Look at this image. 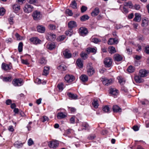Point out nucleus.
Listing matches in <instances>:
<instances>
[{
  "instance_id": "obj_1",
  "label": "nucleus",
  "mask_w": 149,
  "mask_h": 149,
  "mask_svg": "<svg viewBox=\"0 0 149 149\" xmlns=\"http://www.w3.org/2000/svg\"><path fill=\"white\" fill-rule=\"evenodd\" d=\"M59 142L57 141L54 140L50 141L48 143L49 147L53 149H55L59 146Z\"/></svg>"
},
{
  "instance_id": "obj_2",
  "label": "nucleus",
  "mask_w": 149,
  "mask_h": 149,
  "mask_svg": "<svg viewBox=\"0 0 149 149\" xmlns=\"http://www.w3.org/2000/svg\"><path fill=\"white\" fill-rule=\"evenodd\" d=\"M32 16L35 20H38L41 19L42 15L38 11H35L33 13Z\"/></svg>"
},
{
  "instance_id": "obj_3",
  "label": "nucleus",
  "mask_w": 149,
  "mask_h": 149,
  "mask_svg": "<svg viewBox=\"0 0 149 149\" xmlns=\"http://www.w3.org/2000/svg\"><path fill=\"white\" fill-rule=\"evenodd\" d=\"M64 79L66 82L70 83L74 80L75 77L72 75L67 74L65 77Z\"/></svg>"
},
{
  "instance_id": "obj_4",
  "label": "nucleus",
  "mask_w": 149,
  "mask_h": 149,
  "mask_svg": "<svg viewBox=\"0 0 149 149\" xmlns=\"http://www.w3.org/2000/svg\"><path fill=\"white\" fill-rule=\"evenodd\" d=\"M33 7L31 5L27 3L25 4L24 8V12L26 13L31 12L33 10Z\"/></svg>"
},
{
  "instance_id": "obj_5",
  "label": "nucleus",
  "mask_w": 149,
  "mask_h": 149,
  "mask_svg": "<svg viewBox=\"0 0 149 149\" xmlns=\"http://www.w3.org/2000/svg\"><path fill=\"white\" fill-rule=\"evenodd\" d=\"M23 83V81L21 79H14L13 81V85L15 86H21Z\"/></svg>"
},
{
  "instance_id": "obj_6",
  "label": "nucleus",
  "mask_w": 149,
  "mask_h": 149,
  "mask_svg": "<svg viewBox=\"0 0 149 149\" xmlns=\"http://www.w3.org/2000/svg\"><path fill=\"white\" fill-rule=\"evenodd\" d=\"M79 33L81 36H84L87 34L88 32L87 29L84 27H81L79 29Z\"/></svg>"
},
{
  "instance_id": "obj_7",
  "label": "nucleus",
  "mask_w": 149,
  "mask_h": 149,
  "mask_svg": "<svg viewBox=\"0 0 149 149\" xmlns=\"http://www.w3.org/2000/svg\"><path fill=\"white\" fill-rule=\"evenodd\" d=\"M104 63L105 67L108 68L110 67L112 65V59L110 58H105L104 61Z\"/></svg>"
},
{
  "instance_id": "obj_8",
  "label": "nucleus",
  "mask_w": 149,
  "mask_h": 149,
  "mask_svg": "<svg viewBox=\"0 0 149 149\" xmlns=\"http://www.w3.org/2000/svg\"><path fill=\"white\" fill-rule=\"evenodd\" d=\"M81 128L78 129L79 131H81L84 130H85L89 129V125L86 122H83L81 125Z\"/></svg>"
},
{
  "instance_id": "obj_9",
  "label": "nucleus",
  "mask_w": 149,
  "mask_h": 149,
  "mask_svg": "<svg viewBox=\"0 0 149 149\" xmlns=\"http://www.w3.org/2000/svg\"><path fill=\"white\" fill-rule=\"evenodd\" d=\"M29 40L33 43L36 45L40 44L41 42V41L37 37L31 38Z\"/></svg>"
},
{
  "instance_id": "obj_10",
  "label": "nucleus",
  "mask_w": 149,
  "mask_h": 149,
  "mask_svg": "<svg viewBox=\"0 0 149 149\" xmlns=\"http://www.w3.org/2000/svg\"><path fill=\"white\" fill-rule=\"evenodd\" d=\"M64 57L66 58H69L72 56V54L70 51L68 49H65L63 52Z\"/></svg>"
},
{
  "instance_id": "obj_11",
  "label": "nucleus",
  "mask_w": 149,
  "mask_h": 149,
  "mask_svg": "<svg viewBox=\"0 0 149 149\" xmlns=\"http://www.w3.org/2000/svg\"><path fill=\"white\" fill-rule=\"evenodd\" d=\"M107 42L108 44L109 45L117 44L118 42V39L116 37L114 38H110L108 40Z\"/></svg>"
},
{
  "instance_id": "obj_12",
  "label": "nucleus",
  "mask_w": 149,
  "mask_h": 149,
  "mask_svg": "<svg viewBox=\"0 0 149 149\" xmlns=\"http://www.w3.org/2000/svg\"><path fill=\"white\" fill-rule=\"evenodd\" d=\"M112 80L111 79H108L107 78H105L102 81L103 84L108 86L111 84L112 83Z\"/></svg>"
},
{
  "instance_id": "obj_13",
  "label": "nucleus",
  "mask_w": 149,
  "mask_h": 149,
  "mask_svg": "<svg viewBox=\"0 0 149 149\" xmlns=\"http://www.w3.org/2000/svg\"><path fill=\"white\" fill-rule=\"evenodd\" d=\"M114 60L117 61H120L123 59V57L120 54H115L113 56Z\"/></svg>"
},
{
  "instance_id": "obj_14",
  "label": "nucleus",
  "mask_w": 149,
  "mask_h": 149,
  "mask_svg": "<svg viewBox=\"0 0 149 149\" xmlns=\"http://www.w3.org/2000/svg\"><path fill=\"white\" fill-rule=\"evenodd\" d=\"M148 73V71L145 70H141L139 71V75L141 77H144L147 76Z\"/></svg>"
},
{
  "instance_id": "obj_15",
  "label": "nucleus",
  "mask_w": 149,
  "mask_h": 149,
  "mask_svg": "<svg viewBox=\"0 0 149 149\" xmlns=\"http://www.w3.org/2000/svg\"><path fill=\"white\" fill-rule=\"evenodd\" d=\"M148 24V19L146 18H143L142 20L141 26L143 27H146Z\"/></svg>"
},
{
  "instance_id": "obj_16",
  "label": "nucleus",
  "mask_w": 149,
  "mask_h": 149,
  "mask_svg": "<svg viewBox=\"0 0 149 149\" xmlns=\"http://www.w3.org/2000/svg\"><path fill=\"white\" fill-rule=\"evenodd\" d=\"M2 68L5 70H10L12 67L9 65L7 64L3 63L2 64Z\"/></svg>"
},
{
  "instance_id": "obj_17",
  "label": "nucleus",
  "mask_w": 149,
  "mask_h": 149,
  "mask_svg": "<svg viewBox=\"0 0 149 149\" xmlns=\"http://www.w3.org/2000/svg\"><path fill=\"white\" fill-rule=\"evenodd\" d=\"M141 77L140 75H136L135 76L134 79L136 82L139 83L143 82L144 80L143 79L141 78Z\"/></svg>"
},
{
  "instance_id": "obj_18",
  "label": "nucleus",
  "mask_w": 149,
  "mask_h": 149,
  "mask_svg": "<svg viewBox=\"0 0 149 149\" xmlns=\"http://www.w3.org/2000/svg\"><path fill=\"white\" fill-rule=\"evenodd\" d=\"M56 38V36L55 34L50 33L47 34V38L50 40H53L55 39Z\"/></svg>"
},
{
  "instance_id": "obj_19",
  "label": "nucleus",
  "mask_w": 149,
  "mask_h": 149,
  "mask_svg": "<svg viewBox=\"0 0 149 149\" xmlns=\"http://www.w3.org/2000/svg\"><path fill=\"white\" fill-rule=\"evenodd\" d=\"M67 95L69 98L72 99L76 100L78 98V96L76 94H73L71 93H68Z\"/></svg>"
},
{
  "instance_id": "obj_20",
  "label": "nucleus",
  "mask_w": 149,
  "mask_h": 149,
  "mask_svg": "<svg viewBox=\"0 0 149 149\" xmlns=\"http://www.w3.org/2000/svg\"><path fill=\"white\" fill-rule=\"evenodd\" d=\"M68 26L69 28L72 29L76 27L77 26V25L75 22L71 21L68 22Z\"/></svg>"
},
{
  "instance_id": "obj_21",
  "label": "nucleus",
  "mask_w": 149,
  "mask_h": 149,
  "mask_svg": "<svg viewBox=\"0 0 149 149\" xmlns=\"http://www.w3.org/2000/svg\"><path fill=\"white\" fill-rule=\"evenodd\" d=\"M113 111L114 112L121 111V109L117 105H114L112 108Z\"/></svg>"
},
{
  "instance_id": "obj_22",
  "label": "nucleus",
  "mask_w": 149,
  "mask_h": 149,
  "mask_svg": "<svg viewBox=\"0 0 149 149\" xmlns=\"http://www.w3.org/2000/svg\"><path fill=\"white\" fill-rule=\"evenodd\" d=\"M67 116L64 114L62 112H60L57 114V117L58 119H62L65 118Z\"/></svg>"
},
{
  "instance_id": "obj_23",
  "label": "nucleus",
  "mask_w": 149,
  "mask_h": 149,
  "mask_svg": "<svg viewBox=\"0 0 149 149\" xmlns=\"http://www.w3.org/2000/svg\"><path fill=\"white\" fill-rule=\"evenodd\" d=\"M100 12L99 9L98 8H96L93 11L91 14L92 16L95 17L97 16Z\"/></svg>"
},
{
  "instance_id": "obj_24",
  "label": "nucleus",
  "mask_w": 149,
  "mask_h": 149,
  "mask_svg": "<svg viewBox=\"0 0 149 149\" xmlns=\"http://www.w3.org/2000/svg\"><path fill=\"white\" fill-rule=\"evenodd\" d=\"M76 63L78 67L80 68H82L83 66L82 61L80 59H78L76 61Z\"/></svg>"
},
{
  "instance_id": "obj_25",
  "label": "nucleus",
  "mask_w": 149,
  "mask_h": 149,
  "mask_svg": "<svg viewBox=\"0 0 149 149\" xmlns=\"http://www.w3.org/2000/svg\"><path fill=\"white\" fill-rule=\"evenodd\" d=\"M38 31L40 33H43L45 31V28L42 26H38L37 27Z\"/></svg>"
},
{
  "instance_id": "obj_26",
  "label": "nucleus",
  "mask_w": 149,
  "mask_h": 149,
  "mask_svg": "<svg viewBox=\"0 0 149 149\" xmlns=\"http://www.w3.org/2000/svg\"><path fill=\"white\" fill-rule=\"evenodd\" d=\"M80 78L83 82H86L87 81L88 79L87 76L86 75H82L80 77Z\"/></svg>"
},
{
  "instance_id": "obj_27",
  "label": "nucleus",
  "mask_w": 149,
  "mask_h": 149,
  "mask_svg": "<svg viewBox=\"0 0 149 149\" xmlns=\"http://www.w3.org/2000/svg\"><path fill=\"white\" fill-rule=\"evenodd\" d=\"M110 93L113 95H116L118 94V90L116 88H110Z\"/></svg>"
},
{
  "instance_id": "obj_28",
  "label": "nucleus",
  "mask_w": 149,
  "mask_h": 149,
  "mask_svg": "<svg viewBox=\"0 0 149 149\" xmlns=\"http://www.w3.org/2000/svg\"><path fill=\"white\" fill-rule=\"evenodd\" d=\"M50 68L48 67H44L43 75H46L48 74Z\"/></svg>"
},
{
  "instance_id": "obj_29",
  "label": "nucleus",
  "mask_w": 149,
  "mask_h": 149,
  "mask_svg": "<svg viewBox=\"0 0 149 149\" xmlns=\"http://www.w3.org/2000/svg\"><path fill=\"white\" fill-rule=\"evenodd\" d=\"M23 143H20L18 141L15 142L14 144V146L15 148H20L22 147L23 146Z\"/></svg>"
},
{
  "instance_id": "obj_30",
  "label": "nucleus",
  "mask_w": 149,
  "mask_h": 149,
  "mask_svg": "<svg viewBox=\"0 0 149 149\" xmlns=\"http://www.w3.org/2000/svg\"><path fill=\"white\" fill-rule=\"evenodd\" d=\"M89 17L87 15H84L80 17V19L81 21H84L88 19Z\"/></svg>"
},
{
  "instance_id": "obj_31",
  "label": "nucleus",
  "mask_w": 149,
  "mask_h": 149,
  "mask_svg": "<svg viewBox=\"0 0 149 149\" xmlns=\"http://www.w3.org/2000/svg\"><path fill=\"white\" fill-rule=\"evenodd\" d=\"M56 46L54 43L53 42L49 44L48 45V48L50 50H52Z\"/></svg>"
},
{
  "instance_id": "obj_32",
  "label": "nucleus",
  "mask_w": 149,
  "mask_h": 149,
  "mask_svg": "<svg viewBox=\"0 0 149 149\" xmlns=\"http://www.w3.org/2000/svg\"><path fill=\"white\" fill-rule=\"evenodd\" d=\"M15 12L17 13L20 9V6L19 4H15L13 6Z\"/></svg>"
},
{
  "instance_id": "obj_33",
  "label": "nucleus",
  "mask_w": 149,
  "mask_h": 149,
  "mask_svg": "<svg viewBox=\"0 0 149 149\" xmlns=\"http://www.w3.org/2000/svg\"><path fill=\"white\" fill-rule=\"evenodd\" d=\"M86 51L88 54H89L90 52L95 53L96 52V50L94 48L88 47Z\"/></svg>"
},
{
  "instance_id": "obj_34",
  "label": "nucleus",
  "mask_w": 149,
  "mask_h": 149,
  "mask_svg": "<svg viewBox=\"0 0 149 149\" xmlns=\"http://www.w3.org/2000/svg\"><path fill=\"white\" fill-rule=\"evenodd\" d=\"M141 16L138 14H136L135 17L133 19L134 21L135 22H139L141 21Z\"/></svg>"
},
{
  "instance_id": "obj_35",
  "label": "nucleus",
  "mask_w": 149,
  "mask_h": 149,
  "mask_svg": "<svg viewBox=\"0 0 149 149\" xmlns=\"http://www.w3.org/2000/svg\"><path fill=\"white\" fill-rule=\"evenodd\" d=\"M12 79V77L10 76L8 77H4L3 79V80L5 82H10L11 81Z\"/></svg>"
},
{
  "instance_id": "obj_36",
  "label": "nucleus",
  "mask_w": 149,
  "mask_h": 149,
  "mask_svg": "<svg viewBox=\"0 0 149 149\" xmlns=\"http://www.w3.org/2000/svg\"><path fill=\"white\" fill-rule=\"evenodd\" d=\"M58 69L62 71H65L66 70L67 67L65 65L61 64L58 67Z\"/></svg>"
},
{
  "instance_id": "obj_37",
  "label": "nucleus",
  "mask_w": 149,
  "mask_h": 149,
  "mask_svg": "<svg viewBox=\"0 0 149 149\" xmlns=\"http://www.w3.org/2000/svg\"><path fill=\"white\" fill-rule=\"evenodd\" d=\"M109 49H110L109 53L111 54L114 53L116 52V50L115 48L113 46H110L109 47Z\"/></svg>"
},
{
  "instance_id": "obj_38",
  "label": "nucleus",
  "mask_w": 149,
  "mask_h": 149,
  "mask_svg": "<svg viewBox=\"0 0 149 149\" xmlns=\"http://www.w3.org/2000/svg\"><path fill=\"white\" fill-rule=\"evenodd\" d=\"M124 6H129L130 8H132L133 6V5L131 1H129L127 2H125L124 3Z\"/></svg>"
},
{
  "instance_id": "obj_39",
  "label": "nucleus",
  "mask_w": 149,
  "mask_h": 149,
  "mask_svg": "<svg viewBox=\"0 0 149 149\" xmlns=\"http://www.w3.org/2000/svg\"><path fill=\"white\" fill-rule=\"evenodd\" d=\"M71 6L74 9H76L77 8V4L75 1H74L72 2L70 4Z\"/></svg>"
},
{
  "instance_id": "obj_40",
  "label": "nucleus",
  "mask_w": 149,
  "mask_h": 149,
  "mask_svg": "<svg viewBox=\"0 0 149 149\" xmlns=\"http://www.w3.org/2000/svg\"><path fill=\"white\" fill-rule=\"evenodd\" d=\"M91 41L95 43H97L101 42V40L97 38H93L91 39Z\"/></svg>"
},
{
  "instance_id": "obj_41",
  "label": "nucleus",
  "mask_w": 149,
  "mask_h": 149,
  "mask_svg": "<svg viewBox=\"0 0 149 149\" xmlns=\"http://www.w3.org/2000/svg\"><path fill=\"white\" fill-rule=\"evenodd\" d=\"M23 44L22 42L19 43L18 46V50L19 52H22V51Z\"/></svg>"
},
{
  "instance_id": "obj_42",
  "label": "nucleus",
  "mask_w": 149,
  "mask_h": 149,
  "mask_svg": "<svg viewBox=\"0 0 149 149\" xmlns=\"http://www.w3.org/2000/svg\"><path fill=\"white\" fill-rule=\"evenodd\" d=\"M72 29H70L68 30L65 31V34L68 36H70L72 33Z\"/></svg>"
},
{
  "instance_id": "obj_43",
  "label": "nucleus",
  "mask_w": 149,
  "mask_h": 149,
  "mask_svg": "<svg viewBox=\"0 0 149 149\" xmlns=\"http://www.w3.org/2000/svg\"><path fill=\"white\" fill-rule=\"evenodd\" d=\"M87 72L89 76H91L95 72L94 69H89L87 70Z\"/></svg>"
},
{
  "instance_id": "obj_44",
  "label": "nucleus",
  "mask_w": 149,
  "mask_h": 149,
  "mask_svg": "<svg viewBox=\"0 0 149 149\" xmlns=\"http://www.w3.org/2000/svg\"><path fill=\"white\" fill-rule=\"evenodd\" d=\"M134 68L132 66H129L127 69V71L129 72H134Z\"/></svg>"
},
{
  "instance_id": "obj_45",
  "label": "nucleus",
  "mask_w": 149,
  "mask_h": 149,
  "mask_svg": "<svg viewBox=\"0 0 149 149\" xmlns=\"http://www.w3.org/2000/svg\"><path fill=\"white\" fill-rule=\"evenodd\" d=\"M92 104L95 108H97L99 106L97 100H94L92 103Z\"/></svg>"
},
{
  "instance_id": "obj_46",
  "label": "nucleus",
  "mask_w": 149,
  "mask_h": 149,
  "mask_svg": "<svg viewBox=\"0 0 149 149\" xmlns=\"http://www.w3.org/2000/svg\"><path fill=\"white\" fill-rule=\"evenodd\" d=\"M41 120L43 122H48L49 120V118L48 117L46 116H44L41 118Z\"/></svg>"
},
{
  "instance_id": "obj_47",
  "label": "nucleus",
  "mask_w": 149,
  "mask_h": 149,
  "mask_svg": "<svg viewBox=\"0 0 149 149\" xmlns=\"http://www.w3.org/2000/svg\"><path fill=\"white\" fill-rule=\"evenodd\" d=\"M81 57L84 59H86L88 57V55L87 54L82 52L80 54Z\"/></svg>"
},
{
  "instance_id": "obj_48",
  "label": "nucleus",
  "mask_w": 149,
  "mask_h": 149,
  "mask_svg": "<svg viewBox=\"0 0 149 149\" xmlns=\"http://www.w3.org/2000/svg\"><path fill=\"white\" fill-rule=\"evenodd\" d=\"M6 10L3 8H0V16L3 15L5 13Z\"/></svg>"
},
{
  "instance_id": "obj_49",
  "label": "nucleus",
  "mask_w": 149,
  "mask_h": 149,
  "mask_svg": "<svg viewBox=\"0 0 149 149\" xmlns=\"http://www.w3.org/2000/svg\"><path fill=\"white\" fill-rule=\"evenodd\" d=\"M39 63L41 64H45L47 63V61L44 58H42L39 61Z\"/></svg>"
},
{
  "instance_id": "obj_50",
  "label": "nucleus",
  "mask_w": 149,
  "mask_h": 149,
  "mask_svg": "<svg viewBox=\"0 0 149 149\" xmlns=\"http://www.w3.org/2000/svg\"><path fill=\"white\" fill-rule=\"evenodd\" d=\"M110 109L108 106H106L103 108V110L105 112H108L109 111Z\"/></svg>"
},
{
  "instance_id": "obj_51",
  "label": "nucleus",
  "mask_w": 149,
  "mask_h": 149,
  "mask_svg": "<svg viewBox=\"0 0 149 149\" xmlns=\"http://www.w3.org/2000/svg\"><path fill=\"white\" fill-rule=\"evenodd\" d=\"M118 81L120 84L123 85L125 83V81L122 78H121L120 77H118Z\"/></svg>"
},
{
  "instance_id": "obj_52",
  "label": "nucleus",
  "mask_w": 149,
  "mask_h": 149,
  "mask_svg": "<svg viewBox=\"0 0 149 149\" xmlns=\"http://www.w3.org/2000/svg\"><path fill=\"white\" fill-rule=\"evenodd\" d=\"M65 38V36H60L58 37L57 40L58 41H61L64 40Z\"/></svg>"
},
{
  "instance_id": "obj_53",
  "label": "nucleus",
  "mask_w": 149,
  "mask_h": 149,
  "mask_svg": "<svg viewBox=\"0 0 149 149\" xmlns=\"http://www.w3.org/2000/svg\"><path fill=\"white\" fill-rule=\"evenodd\" d=\"M48 26L49 29L52 30H54L56 29V26L54 24H50Z\"/></svg>"
},
{
  "instance_id": "obj_54",
  "label": "nucleus",
  "mask_w": 149,
  "mask_h": 149,
  "mask_svg": "<svg viewBox=\"0 0 149 149\" xmlns=\"http://www.w3.org/2000/svg\"><path fill=\"white\" fill-rule=\"evenodd\" d=\"M66 13L68 14L69 16H72L73 15V13L72 10L69 9H67L65 11Z\"/></svg>"
},
{
  "instance_id": "obj_55",
  "label": "nucleus",
  "mask_w": 149,
  "mask_h": 149,
  "mask_svg": "<svg viewBox=\"0 0 149 149\" xmlns=\"http://www.w3.org/2000/svg\"><path fill=\"white\" fill-rule=\"evenodd\" d=\"M63 84L62 83H61L58 85L57 87L60 90L62 91L63 90Z\"/></svg>"
},
{
  "instance_id": "obj_56",
  "label": "nucleus",
  "mask_w": 149,
  "mask_h": 149,
  "mask_svg": "<svg viewBox=\"0 0 149 149\" xmlns=\"http://www.w3.org/2000/svg\"><path fill=\"white\" fill-rule=\"evenodd\" d=\"M87 8L86 7L84 6H82L81 8V11L82 13H84L87 10Z\"/></svg>"
},
{
  "instance_id": "obj_57",
  "label": "nucleus",
  "mask_w": 149,
  "mask_h": 149,
  "mask_svg": "<svg viewBox=\"0 0 149 149\" xmlns=\"http://www.w3.org/2000/svg\"><path fill=\"white\" fill-rule=\"evenodd\" d=\"M144 51L146 54H149V45H147L145 47Z\"/></svg>"
},
{
  "instance_id": "obj_58",
  "label": "nucleus",
  "mask_w": 149,
  "mask_h": 149,
  "mask_svg": "<svg viewBox=\"0 0 149 149\" xmlns=\"http://www.w3.org/2000/svg\"><path fill=\"white\" fill-rule=\"evenodd\" d=\"M68 109L71 113H74L76 111V109L74 107H68Z\"/></svg>"
},
{
  "instance_id": "obj_59",
  "label": "nucleus",
  "mask_w": 149,
  "mask_h": 149,
  "mask_svg": "<svg viewBox=\"0 0 149 149\" xmlns=\"http://www.w3.org/2000/svg\"><path fill=\"white\" fill-rule=\"evenodd\" d=\"M37 1V0H27V2L31 4H34L36 3Z\"/></svg>"
},
{
  "instance_id": "obj_60",
  "label": "nucleus",
  "mask_w": 149,
  "mask_h": 149,
  "mask_svg": "<svg viewBox=\"0 0 149 149\" xmlns=\"http://www.w3.org/2000/svg\"><path fill=\"white\" fill-rule=\"evenodd\" d=\"M75 117L74 116L72 117L70 119V123L72 124H74L75 123Z\"/></svg>"
},
{
  "instance_id": "obj_61",
  "label": "nucleus",
  "mask_w": 149,
  "mask_h": 149,
  "mask_svg": "<svg viewBox=\"0 0 149 149\" xmlns=\"http://www.w3.org/2000/svg\"><path fill=\"white\" fill-rule=\"evenodd\" d=\"M28 145L30 146L33 144L34 143L32 139H30L28 140Z\"/></svg>"
},
{
  "instance_id": "obj_62",
  "label": "nucleus",
  "mask_w": 149,
  "mask_h": 149,
  "mask_svg": "<svg viewBox=\"0 0 149 149\" xmlns=\"http://www.w3.org/2000/svg\"><path fill=\"white\" fill-rule=\"evenodd\" d=\"M21 62L23 64L26 65L29 64V63L28 62L27 60H25L24 59H22L21 60Z\"/></svg>"
},
{
  "instance_id": "obj_63",
  "label": "nucleus",
  "mask_w": 149,
  "mask_h": 149,
  "mask_svg": "<svg viewBox=\"0 0 149 149\" xmlns=\"http://www.w3.org/2000/svg\"><path fill=\"white\" fill-rule=\"evenodd\" d=\"M122 12L124 13H127L128 12V11L126 8L124 6L123 7V10Z\"/></svg>"
},
{
  "instance_id": "obj_64",
  "label": "nucleus",
  "mask_w": 149,
  "mask_h": 149,
  "mask_svg": "<svg viewBox=\"0 0 149 149\" xmlns=\"http://www.w3.org/2000/svg\"><path fill=\"white\" fill-rule=\"evenodd\" d=\"M13 18L12 17H10L8 19V21L10 24L11 25L13 24Z\"/></svg>"
}]
</instances>
